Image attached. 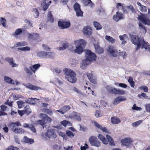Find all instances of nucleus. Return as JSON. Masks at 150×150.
Listing matches in <instances>:
<instances>
[{"label": "nucleus", "instance_id": "1", "mask_svg": "<svg viewBox=\"0 0 150 150\" xmlns=\"http://www.w3.org/2000/svg\"><path fill=\"white\" fill-rule=\"evenodd\" d=\"M130 40L133 44L137 46L136 51L140 47L142 48H144L146 50H150V45L148 42H146L143 38H130Z\"/></svg>", "mask_w": 150, "mask_h": 150}, {"label": "nucleus", "instance_id": "2", "mask_svg": "<svg viewBox=\"0 0 150 150\" xmlns=\"http://www.w3.org/2000/svg\"><path fill=\"white\" fill-rule=\"evenodd\" d=\"M64 73L66 75V78L71 83H74L76 81L75 73L71 69L65 68L64 70Z\"/></svg>", "mask_w": 150, "mask_h": 150}, {"label": "nucleus", "instance_id": "3", "mask_svg": "<svg viewBox=\"0 0 150 150\" xmlns=\"http://www.w3.org/2000/svg\"><path fill=\"white\" fill-rule=\"evenodd\" d=\"M76 49L74 50V52L80 54L83 51V50L86 44V41L82 39H80L77 41H75Z\"/></svg>", "mask_w": 150, "mask_h": 150}, {"label": "nucleus", "instance_id": "4", "mask_svg": "<svg viewBox=\"0 0 150 150\" xmlns=\"http://www.w3.org/2000/svg\"><path fill=\"white\" fill-rule=\"evenodd\" d=\"M106 137L108 141L106 138L101 134H99L98 138L102 141L103 143L105 144H107L108 142L110 145L114 146L115 144L111 137L108 135H106Z\"/></svg>", "mask_w": 150, "mask_h": 150}, {"label": "nucleus", "instance_id": "5", "mask_svg": "<svg viewBox=\"0 0 150 150\" xmlns=\"http://www.w3.org/2000/svg\"><path fill=\"white\" fill-rule=\"evenodd\" d=\"M60 47H57L56 49L58 50L62 51L68 48V50L70 51L73 50V47L71 45H69L68 42L66 41L61 42L60 43Z\"/></svg>", "mask_w": 150, "mask_h": 150}, {"label": "nucleus", "instance_id": "6", "mask_svg": "<svg viewBox=\"0 0 150 150\" xmlns=\"http://www.w3.org/2000/svg\"><path fill=\"white\" fill-rule=\"evenodd\" d=\"M58 26L62 29H67L69 28L71 25V23L69 20L60 19L58 23Z\"/></svg>", "mask_w": 150, "mask_h": 150}, {"label": "nucleus", "instance_id": "7", "mask_svg": "<svg viewBox=\"0 0 150 150\" xmlns=\"http://www.w3.org/2000/svg\"><path fill=\"white\" fill-rule=\"evenodd\" d=\"M85 57L92 61H95L96 59V54L89 50H86L85 51Z\"/></svg>", "mask_w": 150, "mask_h": 150}, {"label": "nucleus", "instance_id": "8", "mask_svg": "<svg viewBox=\"0 0 150 150\" xmlns=\"http://www.w3.org/2000/svg\"><path fill=\"white\" fill-rule=\"evenodd\" d=\"M74 9L76 13L77 16H82L83 13L81 10L80 5L77 2H76L74 5Z\"/></svg>", "mask_w": 150, "mask_h": 150}, {"label": "nucleus", "instance_id": "9", "mask_svg": "<svg viewBox=\"0 0 150 150\" xmlns=\"http://www.w3.org/2000/svg\"><path fill=\"white\" fill-rule=\"evenodd\" d=\"M40 116L41 118L43 119V120H38L36 124L37 125H40L42 127L43 129H44L45 127L46 128L47 126V123L46 122H45L44 120L47 116L45 114L41 113L40 114Z\"/></svg>", "mask_w": 150, "mask_h": 150}, {"label": "nucleus", "instance_id": "10", "mask_svg": "<svg viewBox=\"0 0 150 150\" xmlns=\"http://www.w3.org/2000/svg\"><path fill=\"white\" fill-rule=\"evenodd\" d=\"M89 141L92 146H94L96 147H98L100 145V142L94 136H91L89 139Z\"/></svg>", "mask_w": 150, "mask_h": 150}, {"label": "nucleus", "instance_id": "11", "mask_svg": "<svg viewBox=\"0 0 150 150\" xmlns=\"http://www.w3.org/2000/svg\"><path fill=\"white\" fill-rule=\"evenodd\" d=\"M82 32L84 35L90 36L93 33V30L91 27L87 25L84 26L83 30Z\"/></svg>", "mask_w": 150, "mask_h": 150}, {"label": "nucleus", "instance_id": "12", "mask_svg": "<svg viewBox=\"0 0 150 150\" xmlns=\"http://www.w3.org/2000/svg\"><path fill=\"white\" fill-rule=\"evenodd\" d=\"M138 19L145 25H150V20L147 18L146 16L142 14L138 17Z\"/></svg>", "mask_w": 150, "mask_h": 150}, {"label": "nucleus", "instance_id": "13", "mask_svg": "<svg viewBox=\"0 0 150 150\" xmlns=\"http://www.w3.org/2000/svg\"><path fill=\"white\" fill-rule=\"evenodd\" d=\"M107 50L112 56L115 57H117V51L113 46H109L107 49Z\"/></svg>", "mask_w": 150, "mask_h": 150}, {"label": "nucleus", "instance_id": "14", "mask_svg": "<svg viewBox=\"0 0 150 150\" xmlns=\"http://www.w3.org/2000/svg\"><path fill=\"white\" fill-rule=\"evenodd\" d=\"M46 135L49 138H55L57 137L55 131L52 129H48L46 133Z\"/></svg>", "mask_w": 150, "mask_h": 150}, {"label": "nucleus", "instance_id": "15", "mask_svg": "<svg viewBox=\"0 0 150 150\" xmlns=\"http://www.w3.org/2000/svg\"><path fill=\"white\" fill-rule=\"evenodd\" d=\"M132 140L130 138H126L124 139L121 141L122 145L124 146H129L132 144Z\"/></svg>", "mask_w": 150, "mask_h": 150}, {"label": "nucleus", "instance_id": "16", "mask_svg": "<svg viewBox=\"0 0 150 150\" xmlns=\"http://www.w3.org/2000/svg\"><path fill=\"white\" fill-rule=\"evenodd\" d=\"M1 110L0 111V115H7V113L5 112L9 110V108L7 106L4 105H2L1 106Z\"/></svg>", "mask_w": 150, "mask_h": 150}, {"label": "nucleus", "instance_id": "17", "mask_svg": "<svg viewBox=\"0 0 150 150\" xmlns=\"http://www.w3.org/2000/svg\"><path fill=\"white\" fill-rule=\"evenodd\" d=\"M70 109L71 107L69 106L66 105L63 107L59 110H56V111L62 114H64L69 110Z\"/></svg>", "mask_w": 150, "mask_h": 150}, {"label": "nucleus", "instance_id": "18", "mask_svg": "<svg viewBox=\"0 0 150 150\" xmlns=\"http://www.w3.org/2000/svg\"><path fill=\"white\" fill-rule=\"evenodd\" d=\"M69 117L72 119L77 120L78 121L81 120L79 114L75 112H73L69 115Z\"/></svg>", "mask_w": 150, "mask_h": 150}, {"label": "nucleus", "instance_id": "19", "mask_svg": "<svg viewBox=\"0 0 150 150\" xmlns=\"http://www.w3.org/2000/svg\"><path fill=\"white\" fill-rule=\"evenodd\" d=\"M25 86L26 88L32 90L37 91L38 90L41 89L40 87H38L30 83L26 84Z\"/></svg>", "mask_w": 150, "mask_h": 150}, {"label": "nucleus", "instance_id": "20", "mask_svg": "<svg viewBox=\"0 0 150 150\" xmlns=\"http://www.w3.org/2000/svg\"><path fill=\"white\" fill-rule=\"evenodd\" d=\"M81 2L85 6H89L92 7L93 6V3L91 0H82Z\"/></svg>", "mask_w": 150, "mask_h": 150}, {"label": "nucleus", "instance_id": "21", "mask_svg": "<svg viewBox=\"0 0 150 150\" xmlns=\"http://www.w3.org/2000/svg\"><path fill=\"white\" fill-rule=\"evenodd\" d=\"M5 60L8 62L10 65L12 67H18V64L14 63L13 58L8 57L5 58Z\"/></svg>", "mask_w": 150, "mask_h": 150}, {"label": "nucleus", "instance_id": "22", "mask_svg": "<svg viewBox=\"0 0 150 150\" xmlns=\"http://www.w3.org/2000/svg\"><path fill=\"white\" fill-rule=\"evenodd\" d=\"M96 52L99 54L103 53V49L100 47L98 44H95L93 43Z\"/></svg>", "mask_w": 150, "mask_h": 150}, {"label": "nucleus", "instance_id": "23", "mask_svg": "<svg viewBox=\"0 0 150 150\" xmlns=\"http://www.w3.org/2000/svg\"><path fill=\"white\" fill-rule=\"evenodd\" d=\"M122 18V14L118 12H117L116 14L115 15L113 16V19L117 22Z\"/></svg>", "mask_w": 150, "mask_h": 150}, {"label": "nucleus", "instance_id": "24", "mask_svg": "<svg viewBox=\"0 0 150 150\" xmlns=\"http://www.w3.org/2000/svg\"><path fill=\"white\" fill-rule=\"evenodd\" d=\"M26 30L24 29L21 28H18L15 31L14 35H15L18 36L21 34L22 33H25L26 32Z\"/></svg>", "mask_w": 150, "mask_h": 150}, {"label": "nucleus", "instance_id": "25", "mask_svg": "<svg viewBox=\"0 0 150 150\" xmlns=\"http://www.w3.org/2000/svg\"><path fill=\"white\" fill-rule=\"evenodd\" d=\"M93 24L97 30H100L102 29V26L98 22L94 21L93 22Z\"/></svg>", "mask_w": 150, "mask_h": 150}, {"label": "nucleus", "instance_id": "26", "mask_svg": "<svg viewBox=\"0 0 150 150\" xmlns=\"http://www.w3.org/2000/svg\"><path fill=\"white\" fill-rule=\"evenodd\" d=\"M47 19L48 21L52 23H53L54 21V18L51 11H49L47 13Z\"/></svg>", "mask_w": 150, "mask_h": 150}, {"label": "nucleus", "instance_id": "27", "mask_svg": "<svg viewBox=\"0 0 150 150\" xmlns=\"http://www.w3.org/2000/svg\"><path fill=\"white\" fill-rule=\"evenodd\" d=\"M15 133L19 134H22L24 132V130L22 128H16L14 129H12V130Z\"/></svg>", "mask_w": 150, "mask_h": 150}, {"label": "nucleus", "instance_id": "28", "mask_svg": "<svg viewBox=\"0 0 150 150\" xmlns=\"http://www.w3.org/2000/svg\"><path fill=\"white\" fill-rule=\"evenodd\" d=\"M40 66V64H38L33 65L30 66V68L32 69L33 72L35 73L37 69H38Z\"/></svg>", "mask_w": 150, "mask_h": 150}, {"label": "nucleus", "instance_id": "29", "mask_svg": "<svg viewBox=\"0 0 150 150\" xmlns=\"http://www.w3.org/2000/svg\"><path fill=\"white\" fill-rule=\"evenodd\" d=\"M106 88L107 89V91L110 93L115 94V91H116V88L112 87L110 86H107L106 87Z\"/></svg>", "mask_w": 150, "mask_h": 150}, {"label": "nucleus", "instance_id": "30", "mask_svg": "<svg viewBox=\"0 0 150 150\" xmlns=\"http://www.w3.org/2000/svg\"><path fill=\"white\" fill-rule=\"evenodd\" d=\"M33 15L34 18H38L39 15L40 13L38 8H33L32 11Z\"/></svg>", "mask_w": 150, "mask_h": 150}, {"label": "nucleus", "instance_id": "31", "mask_svg": "<svg viewBox=\"0 0 150 150\" xmlns=\"http://www.w3.org/2000/svg\"><path fill=\"white\" fill-rule=\"evenodd\" d=\"M24 70L28 75L31 76L33 72L32 71V69L30 68V66L29 67H25L24 68Z\"/></svg>", "mask_w": 150, "mask_h": 150}, {"label": "nucleus", "instance_id": "32", "mask_svg": "<svg viewBox=\"0 0 150 150\" xmlns=\"http://www.w3.org/2000/svg\"><path fill=\"white\" fill-rule=\"evenodd\" d=\"M11 126L12 127L11 130H12V129H14L16 128H17L16 127L17 126H21V123L18 122L17 121L15 122H12L11 123Z\"/></svg>", "mask_w": 150, "mask_h": 150}, {"label": "nucleus", "instance_id": "33", "mask_svg": "<svg viewBox=\"0 0 150 150\" xmlns=\"http://www.w3.org/2000/svg\"><path fill=\"white\" fill-rule=\"evenodd\" d=\"M111 121L113 124H117L120 122V120L119 118L115 117L111 118Z\"/></svg>", "mask_w": 150, "mask_h": 150}, {"label": "nucleus", "instance_id": "34", "mask_svg": "<svg viewBox=\"0 0 150 150\" xmlns=\"http://www.w3.org/2000/svg\"><path fill=\"white\" fill-rule=\"evenodd\" d=\"M94 124L97 127L102 130L103 131L107 132V130L105 127H103L101 126L98 123L96 122H94Z\"/></svg>", "mask_w": 150, "mask_h": 150}, {"label": "nucleus", "instance_id": "35", "mask_svg": "<svg viewBox=\"0 0 150 150\" xmlns=\"http://www.w3.org/2000/svg\"><path fill=\"white\" fill-rule=\"evenodd\" d=\"M94 124L97 127L102 130L103 131L107 132V130L105 127H103L101 126L98 123L96 122H94Z\"/></svg>", "mask_w": 150, "mask_h": 150}, {"label": "nucleus", "instance_id": "36", "mask_svg": "<svg viewBox=\"0 0 150 150\" xmlns=\"http://www.w3.org/2000/svg\"><path fill=\"white\" fill-rule=\"evenodd\" d=\"M46 52L40 51L38 52L37 54V56L41 58H46Z\"/></svg>", "mask_w": 150, "mask_h": 150}, {"label": "nucleus", "instance_id": "37", "mask_svg": "<svg viewBox=\"0 0 150 150\" xmlns=\"http://www.w3.org/2000/svg\"><path fill=\"white\" fill-rule=\"evenodd\" d=\"M4 80L7 83L13 84H15L14 81L8 77L5 76L4 77Z\"/></svg>", "mask_w": 150, "mask_h": 150}, {"label": "nucleus", "instance_id": "38", "mask_svg": "<svg viewBox=\"0 0 150 150\" xmlns=\"http://www.w3.org/2000/svg\"><path fill=\"white\" fill-rule=\"evenodd\" d=\"M6 19L4 18H0V25H2L4 27H6Z\"/></svg>", "mask_w": 150, "mask_h": 150}, {"label": "nucleus", "instance_id": "39", "mask_svg": "<svg viewBox=\"0 0 150 150\" xmlns=\"http://www.w3.org/2000/svg\"><path fill=\"white\" fill-rule=\"evenodd\" d=\"M143 122V120H140L137 121L133 122L132 124V125L133 127H137L141 124Z\"/></svg>", "mask_w": 150, "mask_h": 150}, {"label": "nucleus", "instance_id": "40", "mask_svg": "<svg viewBox=\"0 0 150 150\" xmlns=\"http://www.w3.org/2000/svg\"><path fill=\"white\" fill-rule=\"evenodd\" d=\"M125 91L123 90L116 89V91L115 94L123 95L125 94Z\"/></svg>", "mask_w": 150, "mask_h": 150}, {"label": "nucleus", "instance_id": "41", "mask_svg": "<svg viewBox=\"0 0 150 150\" xmlns=\"http://www.w3.org/2000/svg\"><path fill=\"white\" fill-rule=\"evenodd\" d=\"M46 54V58H53L54 56V53L53 52H47Z\"/></svg>", "mask_w": 150, "mask_h": 150}, {"label": "nucleus", "instance_id": "42", "mask_svg": "<svg viewBox=\"0 0 150 150\" xmlns=\"http://www.w3.org/2000/svg\"><path fill=\"white\" fill-rule=\"evenodd\" d=\"M26 45L27 43L25 42H18L15 44V46L16 47H18L19 46H23Z\"/></svg>", "mask_w": 150, "mask_h": 150}, {"label": "nucleus", "instance_id": "43", "mask_svg": "<svg viewBox=\"0 0 150 150\" xmlns=\"http://www.w3.org/2000/svg\"><path fill=\"white\" fill-rule=\"evenodd\" d=\"M24 139L26 143L32 144L34 142V140L33 139H29L26 137H24Z\"/></svg>", "mask_w": 150, "mask_h": 150}, {"label": "nucleus", "instance_id": "44", "mask_svg": "<svg viewBox=\"0 0 150 150\" xmlns=\"http://www.w3.org/2000/svg\"><path fill=\"white\" fill-rule=\"evenodd\" d=\"M46 3V1H44V2L42 3V6H43V10L44 11H46L49 6Z\"/></svg>", "mask_w": 150, "mask_h": 150}, {"label": "nucleus", "instance_id": "45", "mask_svg": "<svg viewBox=\"0 0 150 150\" xmlns=\"http://www.w3.org/2000/svg\"><path fill=\"white\" fill-rule=\"evenodd\" d=\"M62 125L64 126L65 127L67 126H69L71 125V124L70 122L66 120H64L61 122Z\"/></svg>", "mask_w": 150, "mask_h": 150}, {"label": "nucleus", "instance_id": "46", "mask_svg": "<svg viewBox=\"0 0 150 150\" xmlns=\"http://www.w3.org/2000/svg\"><path fill=\"white\" fill-rule=\"evenodd\" d=\"M17 103L18 108H21L24 106L25 102L22 101H18L17 102Z\"/></svg>", "mask_w": 150, "mask_h": 150}, {"label": "nucleus", "instance_id": "47", "mask_svg": "<svg viewBox=\"0 0 150 150\" xmlns=\"http://www.w3.org/2000/svg\"><path fill=\"white\" fill-rule=\"evenodd\" d=\"M43 112L46 113L49 115H51L52 114V112L50 110L47 109H44L42 110Z\"/></svg>", "mask_w": 150, "mask_h": 150}, {"label": "nucleus", "instance_id": "48", "mask_svg": "<svg viewBox=\"0 0 150 150\" xmlns=\"http://www.w3.org/2000/svg\"><path fill=\"white\" fill-rule=\"evenodd\" d=\"M18 49L19 50L22 51H29L30 50V48L28 46L23 47H18Z\"/></svg>", "mask_w": 150, "mask_h": 150}, {"label": "nucleus", "instance_id": "49", "mask_svg": "<svg viewBox=\"0 0 150 150\" xmlns=\"http://www.w3.org/2000/svg\"><path fill=\"white\" fill-rule=\"evenodd\" d=\"M139 89L141 90H143L144 92H147L148 90V87L144 86H142L140 87L139 88Z\"/></svg>", "mask_w": 150, "mask_h": 150}, {"label": "nucleus", "instance_id": "50", "mask_svg": "<svg viewBox=\"0 0 150 150\" xmlns=\"http://www.w3.org/2000/svg\"><path fill=\"white\" fill-rule=\"evenodd\" d=\"M29 38H35L36 37V38H38L39 36V35L37 33H28Z\"/></svg>", "mask_w": 150, "mask_h": 150}, {"label": "nucleus", "instance_id": "51", "mask_svg": "<svg viewBox=\"0 0 150 150\" xmlns=\"http://www.w3.org/2000/svg\"><path fill=\"white\" fill-rule=\"evenodd\" d=\"M140 10L142 12H146L147 11V8L146 6L142 5L140 7Z\"/></svg>", "mask_w": 150, "mask_h": 150}, {"label": "nucleus", "instance_id": "52", "mask_svg": "<svg viewBox=\"0 0 150 150\" xmlns=\"http://www.w3.org/2000/svg\"><path fill=\"white\" fill-rule=\"evenodd\" d=\"M119 55L121 56L124 59L126 57L127 55V54L125 51H122L119 52Z\"/></svg>", "mask_w": 150, "mask_h": 150}, {"label": "nucleus", "instance_id": "53", "mask_svg": "<svg viewBox=\"0 0 150 150\" xmlns=\"http://www.w3.org/2000/svg\"><path fill=\"white\" fill-rule=\"evenodd\" d=\"M66 134L68 136L71 138L73 137L74 135V134L71 132L69 130L66 132Z\"/></svg>", "mask_w": 150, "mask_h": 150}, {"label": "nucleus", "instance_id": "54", "mask_svg": "<svg viewBox=\"0 0 150 150\" xmlns=\"http://www.w3.org/2000/svg\"><path fill=\"white\" fill-rule=\"evenodd\" d=\"M26 108L24 110L25 111V113L29 114L31 112V109L28 107V106H27L25 108Z\"/></svg>", "mask_w": 150, "mask_h": 150}, {"label": "nucleus", "instance_id": "55", "mask_svg": "<svg viewBox=\"0 0 150 150\" xmlns=\"http://www.w3.org/2000/svg\"><path fill=\"white\" fill-rule=\"evenodd\" d=\"M91 61H92L88 59H86V58L85 59H84L82 60V62L87 66L90 63V62Z\"/></svg>", "mask_w": 150, "mask_h": 150}, {"label": "nucleus", "instance_id": "56", "mask_svg": "<svg viewBox=\"0 0 150 150\" xmlns=\"http://www.w3.org/2000/svg\"><path fill=\"white\" fill-rule=\"evenodd\" d=\"M73 91L76 92L79 95H83L82 93L76 87L73 88Z\"/></svg>", "mask_w": 150, "mask_h": 150}, {"label": "nucleus", "instance_id": "57", "mask_svg": "<svg viewBox=\"0 0 150 150\" xmlns=\"http://www.w3.org/2000/svg\"><path fill=\"white\" fill-rule=\"evenodd\" d=\"M120 102V97L119 96L117 97L114 100L113 104L114 105H116L118 104Z\"/></svg>", "mask_w": 150, "mask_h": 150}, {"label": "nucleus", "instance_id": "58", "mask_svg": "<svg viewBox=\"0 0 150 150\" xmlns=\"http://www.w3.org/2000/svg\"><path fill=\"white\" fill-rule=\"evenodd\" d=\"M35 99L38 100L37 99L33 98H28L27 100H26V103H30L31 104H33L34 103L32 102V101H33V100H35Z\"/></svg>", "mask_w": 150, "mask_h": 150}, {"label": "nucleus", "instance_id": "59", "mask_svg": "<svg viewBox=\"0 0 150 150\" xmlns=\"http://www.w3.org/2000/svg\"><path fill=\"white\" fill-rule=\"evenodd\" d=\"M95 115L96 117H101L102 115L100 114V111L97 110L95 112Z\"/></svg>", "mask_w": 150, "mask_h": 150}, {"label": "nucleus", "instance_id": "60", "mask_svg": "<svg viewBox=\"0 0 150 150\" xmlns=\"http://www.w3.org/2000/svg\"><path fill=\"white\" fill-rule=\"evenodd\" d=\"M29 129L33 132L35 133L36 132V129L34 126L30 125H29Z\"/></svg>", "mask_w": 150, "mask_h": 150}, {"label": "nucleus", "instance_id": "61", "mask_svg": "<svg viewBox=\"0 0 150 150\" xmlns=\"http://www.w3.org/2000/svg\"><path fill=\"white\" fill-rule=\"evenodd\" d=\"M5 105H8L9 107H11L12 106V102L11 100H8L5 103Z\"/></svg>", "mask_w": 150, "mask_h": 150}, {"label": "nucleus", "instance_id": "62", "mask_svg": "<svg viewBox=\"0 0 150 150\" xmlns=\"http://www.w3.org/2000/svg\"><path fill=\"white\" fill-rule=\"evenodd\" d=\"M59 135L60 136L63 137L64 139L65 140H67L66 138L67 137L65 133L60 132L59 134Z\"/></svg>", "mask_w": 150, "mask_h": 150}, {"label": "nucleus", "instance_id": "63", "mask_svg": "<svg viewBox=\"0 0 150 150\" xmlns=\"http://www.w3.org/2000/svg\"><path fill=\"white\" fill-rule=\"evenodd\" d=\"M105 39L107 41L111 43H114L115 41V39H113V38H105Z\"/></svg>", "mask_w": 150, "mask_h": 150}, {"label": "nucleus", "instance_id": "64", "mask_svg": "<svg viewBox=\"0 0 150 150\" xmlns=\"http://www.w3.org/2000/svg\"><path fill=\"white\" fill-rule=\"evenodd\" d=\"M87 65H86L83 62H82L80 65L81 68L83 69H85L86 68Z\"/></svg>", "mask_w": 150, "mask_h": 150}]
</instances>
